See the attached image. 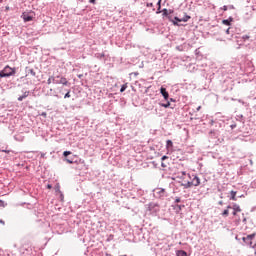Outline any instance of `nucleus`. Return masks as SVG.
Listing matches in <instances>:
<instances>
[{
    "mask_svg": "<svg viewBox=\"0 0 256 256\" xmlns=\"http://www.w3.org/2000/svg\"><path fill=\"white\" fill-rule=\"evenodd\" d=\"M162 15L166 19H169V21H172L173 25H179V23H181V22L187 23V21H189V19H191V16L185 15L181 19L179 17H175L173 20V10H168V9H163Z\"/></svg>",
    "mask_w": 256,
    "mask_h": 256,
    "instance_id": "obj_1",
    "label": "nucleus"
},
{
    "mask_svg": "<svg viewBox=\"0 0 256 256\" xmlns=\"http://www.w3.org/2000/svg\"><path fill=\"white\" fill-rule=\"evenodd\" d=\"M182 185L185 187V189H189V187H199V185H201V180L199 177L193 176L192 181H184Z\"/></svg>",
    "mask_w": 256,
    "mask_h": 256,
    "instance_id": "obj_2",
    "label": "nucleus"
},
{
    "mask_svg": "<svg viewBox=\"0 0 256 256\" xmlns=\"http://www.w3.org/2000/svg\"><path fill=\"white\" fill-rule=\"evenodd\" d=\"M12 75H15V68H11L9 65H7L3 70L0 71V77H11Z\"/></svg>",
    "mask_w": 256,
    "mask_h": 256,
    "instance_id": "obj_3",
    "label": "nucleus"
},
{
    "mask_svg": "<svg viewBox=\"0 0 256 256\" xmlns=\"http://www.w3.org/2000/svg\"><path fill=\"white\" fill-rule=\"evenodd\" d=\"M161 95L164 97L165 101H167V103H162L161 106L165 108L171 107V102L169 101V92L165 88H161Z\"/></svg>",
    "mask_w": 256,
    "mask_h": 256,
    "instance_id": "obj_4",
    "label": "nucleus"
},
{
    "mask_svg": "<svg viewBox=\"0 0 256 256\" xmlns=\"http://www.w3.org/2000/svg\"><path fill=\"white\" fill-rule=\"evenodd\" d=\"M57 79L59 80H56V85H64L65 87L71 85V83H69V80H67V78H65L64 76H57Z\"/></svg>",
    "mask_w": 256,
    "mask_h": 256,
    "instance_id": "obj_5",
    "label": "nucleus"
},
{
    "mask_svg": "<svg viewBox=\"0 0 256 256\" xmlns=\"http://www.w3.org/2000/svg\"><path fill=\"white\" fill-rule=\"evenodd\" d=\"M227 209H233L232 215H233L234 217H237V213H241V206H239V205L236 204V203H234V204L232 205V207H231V206H227Z\"/></svg>",
    "mask_w": 256,
    "mask_h": 256,
    "instance_id": "obj_6",
    "label": "nucleus"
},
{
    "mask_svg": "<svg viewBox=\"0 0 256 256\" xmlns=\"http://www.w3.org/2000/svg\"><path fill=\"white\" fill-rule=\"evenodd\" d=\"M176 175L178 179H182L184 182L187 181L185 180V177H189V179H191V175L187 174L185 171L177 172Z\"/></svg>",
    "mask_w": 256,
    "mask_h": 256,
    "instance_id": "obj_7",
    "label": "nucleus"
},
{
    "mask_svg": "<svg viewBox=\"0 0 256 256\" xmlns=\"http://www.w3.org/2000/svg\"><path fill=\"white\" fill-rule=\"evenodd\" d=\"M22 19H23L24 23H29V21H33V16H29V15L23 13Z\"/></svg>",
    "mask_w": 256,
    "mask_h": 256,
    "instance_id": "obj_8",
    "label": "nucleus"
},
{
    "mask_svg": "<svg viewBox=\"0 0 256 256\" xmlns=\"http://www.w3.org/2000/svg\"><path fill=\"white\" fill-rule=\"evenodd\" d=\"M230 195H231V197H230L231 201H237V191L232 190L230 192Z\"/></svg>",
    "mask_w": 256,
    "mask_h": 256,
    "instance_id": "obj_9",
    "label": "nucleus"
},
{
    "mask_svg": "<svg viewBox=\"0 0 256 256\" xmlns=\"http://www.w3.org/2000/svg\"><path fill=\"white\" fill-rule=\"evenodd\" d=\"M29 97V92H25L22 96L18 97V101H23V99H27Z\"/></svg>",
    "mask_w": 256,
    "mask_h": 256,
    "instance_id": "obj_10",
    "label": "nucleus"
},
{
    "mask_svg": "<svg viewBox=\"0 0 256 256\" xmlns=\"http://www.w3.org/2000/svg\"><path fill=\"white\" fill-rule=\"evenodd\" d=\"M56 80H55V76H50L47 80V84L48 85H51V83H55Z\"/></svg>",
    "mask_w": 256,
    "mask_h": 256,
    "instance_id": "obj_11",
    "label": "nucleus"
},
{
    "mask_svg": "<svg viewBox=\"0 0 256 256\" xmlns=\"http://www.w3.org/2000/svg\"><path fill=\"white\" fill-rule=\"evenodd\" d=\"M232 21H233V18H229V20H223L222 23H223V25L229 26V25H231Z\"/></svg>",
    "mask_w": 256,
    "mask_h": 256,
    "instance_id": "obj_12",
    "label": "nucleus"
},
{
    "mask_svg": "<svg viewBox=\"0 0 256 256\" xmlns=\"http://www.w3.org/2000/svg\"><path fill=\"white\" fill-rule=\"evenodd\" d=\"M177 256H187V252L180 250L177 252Z\"/></svg>",
    "mask_w": 256,
    "mask_h": 256,
    "instance_id": "obj_13",
    "label": "nucleus"
},
{
    "mask_svg": "<svg viewBox=\"0 0 256 256\" xmlns=\"http://www.w3.org/2000/svg\"><path fill=\"white\" fill-rule=\"evenodd\" d=\"M223 217H229V208L223 211L222 213Z\"/></svg>",
    "mask_w": 256,
    "mask_h": 256,
    "instance_id": "obj_14",
    "label": "nucleus"
},
{
    "mask_svg": "<svg viewBox=\"0 0 256 256\" xmlns=\"http://www.w3.org/2000/svg\"><path fill=\"white\" fill-rule=\"evenodd\" d=\"M71 97V90H68L67 93L64 95V99H69Z\"/></svg>",
    "mask_w": 256,
    "mask_h": 256,
    "instance_id": "obj_15",
    "label": "nucleus"
},
{
    "mask_svg": "<svg viewBox=\"0 0 256 256\" xmlns=\"http://www.w3.org/2000/svg\"><path fill=\"white\" fill-rule=\"evenodd\" d=\"M55 191L56 193H61V186H59V184L55 186Z\"/></svg>",
    "mask_w": 256,
    "mask_h": 256,
    "instance_id": "obj_16",
    "label": "nucleus"
},
{
    "mask_svg": "<svg viewBox=\"0 0 256 256\" xmlns=\"http://www.w3.org/2000/svg\"><path fill=\"white\" fill-rule=\"evenodd\" d=\"M171 147H173V141L167 140V148L169 149Z\"/></svg>",
    "mask_w": 256,
    "mask_h": 256,
    "instance_id": "obj_17",
    "label": "nucleus"
},
{
    "mask_svg": "<svg viewBox=\"0 0 256 256\" xmlns=\"http://www.w3.org/2000/svg\"><path fill=\"white\" fill-rule=\"evenodd\" d=\"M126 89H127V83L122 85V87L120 89V93H123Z\"/></svg>",
    "mask_w": 256,
    "mask_h": 256,
    "instance_id": "obj_18",
    "label": "nucleus"
},
{
    "mask_svg": "<svg viewBox=\"0 0 256 256\" xmlns=\"http://www.w3.org/2000/svg\"><path fill=\"white\" fill-rule=\"evenodd\" d=\"M69 155H71V151H64L63 152L64 157H69Z\"/></svg>",
    "mask_w": 256,
    "mask_h": 256,
    "instance_id": "obj_19",
    "label": "nucleus"
},
{
    "mask_svg": "<svg viewBox=\"0 0 256 256\" xmlns=\"http://www.w3.org/2000/svg\"><path fill=\"white\" fill-rule=\"evenodd\" d=\"M157 5H158V11H157V13H161V11H159V10L161 9V0H158Z\"/></svg>",
    "mask_w": 256,
    "mask_h": 256,
    "instance_id": "obj_20",
    "label": "nucleus"
},
{
    "mask_svg": "<svg viewBox=\"0 0 256 256\" xmlns=\"http://www.w3.org/2000/svg\"><path fill=\"white\" fill-rule=\"evenodd\" d=\"M29 73H30V75H32V77H35V75H36L35 70H33V69H30Z\"/></svg>",
    "mask_w": 256,
    "mask_h": 256,
    "instance_id": "obj_21",
    "label": "nucleus"
},
{
    "mask_svg": "<svg viewBox=\"0 0 256 256\" xmlns=\"http://www.w3.org/2000/svg\"><path fill=\"white\" fill-rule=\"evenodd\" d=\"M255 238V234H250L247 236V239H254Z\"/></svg>",
    "mask_w": 256,
    "mask_h": 256,
    "instance_id": "obj_22",
    "label": "nucleus"
},
{
    "mask_svg": "<svg viewBox=\"0 0 256 256\" xmlns=\"http://www.w3.org/2000/svg\"><path fill=\"white\" fill-rule=\"evenodd\" d=\"M250 37H249V35H244L243 37H242V39H244V41H247V39H249Z\"/></svg>",
    "mask_w": 256,
    "mask_h": 256,
    "instance_id": "obj_23",
    "label": "nucleus"
},
{
    "mask_svg": "<svg viewBox=\"0 0 256 256\" xmlns=\"http://www.w3.org/2000/svg\"><path fill=\"white\" fill-rule=\"evenodd\" d=\"M60 199H61V201H63V199H65V196L63 195L62 192L60 193Z\"/></svg>",
    "mask_w": 256,
    "mask_h": 256,
    "instance_id": "obj_24",
    "label": "nucleus"
},
{
    "mask_svg": "<svg viewBox=\"0 0 256 256\" xmlns=\"http://www.w3.org/2000/svg\"><path fill=\"white\" fill-rule=\"evenodd\" d=\"M176 211H181V205H176Z\"/></svg>",
    "mask_w": 256,
    "mask_h": 256,
    "instance_id": "obj_25",
    "label": "nucleus"
},
{
    "mask_svg": "<svg viewBox=\"0 0 256 256\" xmlns=\"http://www.w3.org/2000/svg\"><path fill=\"white\" fill-rule=\"evenodd\" d=\"M66 161H67L70 165H73V160L66 159Z\"/></svg>",
    "mask_w": 256,
    "mask_h": 256,
    "instance_id": "obj_26",
    "label": "nucleus"
},
{
    "mask_svg": "<svg viewBox=\"0 0 256 256\" xmlns=\"http://www.w3.org/2000/svg\"><path fill=\"white\" fill-rule=\"evenodd\" d=\"M47 189H53V186L51 184H48Z\"/></svg>",
    "mask_w": 256,
    "mask_h": 256,
    "instance_id": "obj_27",
    "label": "nucleus"
},
{
    "mask_svg": "<svg viewBox=\"0 0 256 256\" xmlns=\"http://www.w3.org/2000/svg\"><path fill=\"white\" fill-rule=\"evenodd\" d=\"M230 29H231V28H228V29L226 30V34H227V35H229Z\"/></svg>",
    "mask_w": 256,
    "mask_h": 256,
    "instance_id": "obj_28",
    "label": "nucleus"
},
{
    "mask_svg": "<svg viewBox=\"0 0 256 256\" xmlns=\"http://www.w3.org/2000/svg\"><path fill=\"white\" fill-rule=\"evenodd\" d=\"M176 203H181V199H180V198H177V199H176Z\"/></svg>",
    "mask_w": 256,
    "mask_h": 256,
    "instance_id": "obj_29",
    "label": "nucleus"
},
{
    "mask_svg": "<svg viewBox=\"0 0 256 256\" xmlns=\"http://www.w3.org/2000/svg\"><path fill=\"white\" fill-rule=\"evenodd\" d=\"M1 225H5V221L4 220H0Z\"/></svg>",
    "mask_w": 256,
    "mask_h": 256,
    "instance_id": "obj_30",
    "label": "nucleus"
},
{
    "mask_svg": "<svg viewBox=\"0 0 256 256\" xmlns=\"http://www.w3.org/2000/svg\"><path fill=\"white\" fill-rule=\"evenodd\" d=\"M223 11H227V6L222 7Z\"/></svg>",
    "mask_w": 256,
    "mask_h": 256,
    "instance_id": "obj_31",
    "label": "nucleus"
},
{
    "mask_svg": "<svg viewBox=\"0 0 256 256\" xmlns=\"http://www.w3.org/2000/svg\"><path fill=\"white\" fill-rule=\"evenodd\" d=\"M90 3H93V5H95V0H89Z\"/></svg>",
    "mask_w": 256,
    "mask_h": 256,
    "instance_id": "obj_32",
    "label": "nucleus"
},
{
    "mask_svg": "<svg viewBox=\"0 0 256 256\" xmlns=\"http://www.w3.org/2000/svg\"><path fill=\"white\" fill-rule=\"evenodd\" d=\"M165 159H167V157H166V156H163V157H162V161H165Z\"/></svg>",
    "mask_w": 256,
    "mask_h": 256,
    "instance_id": "obj_33",
    "label": "nucleus"
},
{
    "mask_svg": "<svg viewBox=\"0 0 256 256\" xmlns=\"http://www.w3.org/2000/svg\"><path fill=\"white\" fill-rule=\"evenodd\" d=\"M79 79H81L83 77V75H78Z\"/></svg>",
    "mask_w": 256,
    "mask_h": 256,
    "instance_id": "obj_34",
    "label": "nucleus"
},
{
    "mask_svg": "<svg viewBox=\"0 0 256 256\" xmlns=\"http://www.w3.org/2000/svg\"><path fill=\"white\" fill-rule=\"evenodd\" d=\"M170 101H173V103H175V100H173V98H170Z\"/></svg>",
    "mask_w": 256,
    "mask_h": 256,
    "instance_id": "obj_35",
    "label": "nucleus"
},
{
    "mask_svg": "<svg viewBox=\"0 0 256 256\" xmlns=\"http://www.w3.org/2000/svg\"><path fill=\"white\" fill-rule=\"evenodd\" d=\"M201 109V106H199L198 108H197V111H199Z\"/></svg>",
    "mask_w": 256,
    "mask_h": 256,
    "instance_id": "obj_36",
    "label": "nucleus"
},
{
    "mask_svg": "<svg viewBox=\"0 0 256 256\" xmlns=\"http://www.w3.org/2000/svg\"><path fill=\"white\" fill-rule=\"evenodd\" d=\"M0 3H3V0H0Z\"/></svg>",
    "mask_w": 256,
    "mask_h": 256,
    "instance_id": "obj_37",
    "label": "nucleus"
},
{
    "mask_svg": "<svg viewBox=\"0 0 256 256\" xmlns=\"http://www.w3.org/2000/svg\"><path fill=\"white\" fill-rule=\"evenodd\" d=\"M237 221H238V223H239V221H241V219H238Z\"/></svg>",
    "mask_w": 256,
    "mask_h": 256,
    "instance_id": "obj_38",
    "label": "nucleus"
},
{
    "mask_svg": "<svg viewBox=\"0 0 256 256\" xmlns=\"http://www.w3.org/2000/svg\"><path fill=\"white\" fill-rule=\"evenodd\" d=\"M7 10H9V7H6Z\"/></svg>",
    "mask_w": 256,
    "mask_h": 256,
    "instance_id": "obj_39",
    "label": "nucleus"
}]
</instances>
